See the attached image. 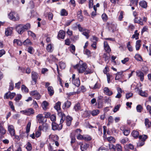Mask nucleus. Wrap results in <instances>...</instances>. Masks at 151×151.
I'll return each instance as SVG.
<instances>
[{
    "label": "nucleus",
    "mask_w": 151,
    "mask_h": 151,
    "mask_svg": "<svg viewBox=\"0 0 151 151\" xmlns=\"http://www.w3.org/2000/svg\"><path fill=\"white\" fill-rule=\"evenodd\" d=\"M30 95L37 100L41 98L40 95L37 90L32 91L30 92Z\"/></svg>",
    "instance_id": "5"
},
{
    "label": "nucleus",
    "mask_w": 151,
    "mask_h": 151,
    "mask_svg": "<svg viewBox=\"0 0 151 151\" xmlns=\"http://www.w3.org/2000/svg\"><path fill=\"white\" fill-rule=\"evenodd\" d=\"M134 21L135 23H139L141 25H143L144 24L143 22L142 21L140 18L138 19V18L135 17L134 19Z\"/></svg>",
    "instance_id": "27"
},
{
    "label": "nucleus",
    "mask_w": 151,
    "mask_h": 151,
    "mask_svg": "<svg viewBox=\"0 0 151 151\" xmlns=\"http://www.w3.org/2000/svg\"><path fill=\"white\" fill-rule=\"evenodd\" d=\"M84 31L82 33V34L85 36L87 39H88L89 37L90 31L89 30L85 29Z\"/></svg>",
    "instance_id": "28"
},
{
    "label": "nucleus",
    "mask_w": 151,
    "mask_h": 151,
    "mask_svg": "<svg viewBox=\"0 0 151 151\" xmlns=\"http://www.w3.org/2000/svg\"><path fill=\"white\" fill-rule=\"evenodd\" d=\"M31 124V123L30 122H28L26 127V132L27 133H28L30 131Z\"/></svg>",
    "instance_id": "48"
},
{
    "label": "nucleus",
    "mask_w": 151,
    "mask_h": 151,
    "mask_svg": "<svg viewBox=\"0 0 151 151\" xmlns=\"http://www.w3.org/2000/svg\"><path fill=\"white\" fill-rule=\"evenodd\" d=\"M132 136L134 138H136L138 137L139 135V132L137 131H134L132 132Z\"/></svg>",
    "instance_id": "36"
},
{
    "label": "nucleus",
    "mask_w": 151,
    "mask_h": 151,
    "mask_svg": "<svg viewBox=\"0 0 151 151\" xmlns=\"http://www.w3.org/2000/svg\"><path fill=\"white\" fill-rule=\"evenodd\" d=\"M93 71L90 69H88L85 72V75L90 74L91 73H93Z\"/></svg>",
    "instance_id": "57"
},
{
    "label": "nucleus",
    "mask_w": 151,
    "mask_h": 151,
    "mask_svg": "<svg viewBox=\"0 0 151 151\" xmlns=\"http://www.w3.org/2000/svg\"><path fill=\"white\" fill-rule=\"evenodd\" d=\"M140 42L141 41L140 40H137L136 42L135 47L137 50H139L141 46Z\"/></svg>",
    "instance_id": "34"
},
{
    "label": "nucleus",
    "mask_w": 151,
    "mask_h": 151,
    "mask_svg": "<svg viewBox=\"0 0 151 151\" xmlns=\"http://www.w3.org/2000/svg\"><path fill=\"white\" fill-rule=\"evenodd\" d=\"M116 149L117 151H122V147L119 144H117L116 146Z\"/></svg>",
    "instance_id": "56"
},
{
    "label": "nucleus",
    "mask_w": 151,
    "mask_h": 151,
    "mask_svg": "<svg viewBox=\"0 0 151 151\" xmlns=\"http://www.w3.org/2000/svg\"><path fill=\"white\" fill-rule=\"evenodd\" d=\"M107 141L111 143H114L115 142V139L112 137L110 136L106 138Z\"/></svg>",
    "instance_id": "31"
},
{
    "label": "nucleus",
    "mask_w": 151,
    "mask_h": 151,
    "mask_svg": "<svg viewBox=\"0 0 151 151\" xmlns=\"http://www.w3.org/2000/svg\"><path fill=\"white\" fill-rule=\"evenodd\" d=\"M49 105L48 103L45 101H44L42 105V107L44 110H46L48 108L47 106Z\"/></svg>",
    "instance_id": "22"
},
{
    "label": "nucleus",
    "mask_w": 151,
    "mask_h": 151,
    "mask_svg": "<svg viewBox=\"0 0 151 151\" xmlns=\"http://www.w3.org/2000/svg\"><path fill=\"white\" fill-rule=\"evenodd\" d=\"M13 28L12 27H9L6 29L5 34L6 36L11 35L12 33Z\"/></svg>",
    "instance_id": "12"
},
{
    "label": "nucleus",
    "mask_w": 151,
    "mask_h": 151,
    "mask_svg": "<svg viewBox=\"0 0 151 151\" xmlns=\"http://www.w3.org/2000/svg\"><path fill=\"white\" fill-rule=\"evenodd\" d=\"M21 89L23 92L25 93L28 92L29 91L28 88L24 85H22Z\"/></svg>",
    "instance_id": "38"
},
{
    "label": "nucleus",
    "mask_w": 151,
    "mask_h": 151,
    "mask_svg": "<svg viewBox=\"0 0 151 151\" xmlns=\"http://www.w3.org/2000/svg\"><path fill=\"white\" fill-rule=\"evenodd\" d=\"M59 66L61 69H64L66 66L65 63L62 61L59 63Z\"/></svg>",
    "instance_id": "42"
},
{
    "label": "nucleus",
    "mask_w": 151,
    "mask_h": 151,
    "mask_svg": "<svg viewBox=\"0 0 151 151\" xmlns=\"http://www.w3.org/2000/svg\"><path fill=\"white\" fill-rule=\"evenodd\" d=\"M142 109L143 108L140 105H138L136 107V110L137 112H141Z\"/></svg>",
    "instance_id": "47"
},
{
    "label": "nucleus",
    "mask_w": 151,
    "mask_h": 151,
    "mask_svg": "<svg viewBox=\"0 0 151 151\" xmlns=\"http://www.w3.org/2000/svg\"><path fill=\"white\" fill-rule=\"evenodd\" d=\"M37 120L40 123H44L46 121L47 119L44 117L42 114H38L36 116Z\"/></svg>",
    "instance_id": "8"
},
{
    "label": "nucleus",
    "mask_w": 151,
    "mask_h": 151,
    "mask_svg": "<svg viewBox=\"0 0 151 151\" xmlns=\"http://www.w3.org/2000/svg\"><path fill=\"white\" fill-rule=\"evenodd\" d=\"M22 97V96L20 94H18L17 95V96L14 99L15 101L16 102H19V101L21 99Z\"/></svg>",
    "instance_id": "39"
},
{
    "label": "nucleus",
    "mask_w": 151,
    "mask_h": 151,
    "mask_svg": "<svg viewBox=\"0 0 151 151\" xmlns=\"http://www.w3.org/2000/svg\"><path fill=\"white\" fill-rule=\"evenodd\" d=\"M109 29L110 30H111L113 32L116 31L117 28V25L116 24L111 23L109 24Z\"/></svg>",
    "instance_id": "14"
},
{
    "label": "nucleus",
    "mask_w": 151,
    "mask_h": 151,
    "mask_svg": "<svg viewBox=\"0 0 151 151\" xmlns=\"http://www.w3.org/2000/svg\"><path fill=\"white\" fill-rule=\"evenodd\" d=\"M33 48L31 47H29L28 48V52L31 54H32L33 53Z\"/></svg>",
    "instance_id": "62"
},
{
    "label": "nucleus",
    "mask_w": 151,
    "mask_h": 151,
    "mask_svg": "<svg viewBox=\"0 0 151 151\" xmlns=\"http://www.w3.org/2000/svg\"><path fill=\"white\" fill-rule=\"evenodd\" d=\"M70 51L73 54H74L75 50V47L73 45H71L70 47Z\"/></svg>",
    "instance_id": "51"
},
{
    "label": "nucleus",
    "mask_w": 151,
    "mask_h": 151,
    "mask_svg": "<svg viewBox=\"0 0 151 151\" xmlns=\"http://www.w3.org/2000/svg\"><path fill=\"white\" fill-rule=\"evenodd\" d=\"M80 145V149L82 151H84L87 150L89 146V145L86 143L82 142L77 143V145Z\"/></svg>",
    "instance_id": "6"
},
{
    "label": "nucleus",
    "mask_w": 151,
    "mask_h": 151,
    "mask_svg": "<svg viewBox=\"0 0 151 151\" xmlns=\"http://www.w3.org/2000/svg\"><path fill=\"white\" fill-rule=\"evenodd\" d=\"M104 92L106 95L110 96L113 94L111 91L107 87H105L104 88Z\"/></svg>",
    "instance_id": "16"
},
{
    "label": "nucleus",
    "mask_w": 151,
    "mask_h": 151,
    "mask_svg": "<svg viewBox=\"0 0 151 151\" xmlns=\"http://www.w3.org/2000/svg\"><path fill=\"white\" fill-rule=\"evenodd\" d=\"M77 27L78 28L79 31L81 32L84 31L85 29H84L82 27L80 24H78V25Z\"/></svg>",
    "instance_id": "63"
},
{
    "label": "nucleus",
    "mask_w": 151,
    "mask_h": 151,
    "mask_svg": "<svg viewBox=\"0 0 151 151\" xmlns=\"http://www.w3.org/2000/svg\"><path fill=\"white\" fill-rule=\"evenodd\" d=\"M120 130L123 131V132L125 135L128 136L130 133L129 130L125 127H121L120 128Z\"/></svg>",
    "instance_id": "13"
},
{
    "label": "nucleus",
    "mask_w": 151,
    "mask_h": 151,
    "mask_svg": "<svg viewBox=\"0 0 151 151\" xmlns=\"http://www.w3.org/2000/svg\"><path fill=\"white\" fill-rule=\"evenodd\" d=\"M0 132L2 134H4L6 133V130L2 125L0 126Z\"/></svg>",
    "instance_id": "43"
},
{
    "label": "nucleus",
    "mask_w": 151,
    "mask_h": 151,
    "mask_svg": "<svg viewBox=\"0 0 151 151\" xmlns=\"http://www.w3.org/2000/svg\"><path fill=\"white\" fill-rule=\"evenodd\" d=\"M128 140L129 139L128 138L126 137L121 139L120 141V142L122 144H124L128 141Z\"/></svg>",
    "instance_id": "49"
},
{
    "label": "nucleus",
    "mask_w": 151,
    "mask_h": 151,
    "mask_svg": "<svg viewBox=\"0 0 151 151\" xmlns=\"http://www.w3.org/2000/svg\"><path fill=\"white\" fill-rule=\"evenodd\" d=\"M49 126L48 124H43L42 128V130L43 131L46 132Z\"/></svg>",
    "instance_id": "45"
},
{
    "label": "nucleus",
    "mask_w": 151,
    "mask_h": 151,
    "mask_svg": "<svg viewBox=\"0 0 151 151\" xmlns=\"http://www.w3.org/2000/svg\"><path fill=\"white\" fill-rule=\"evenodd\" d=\"M72 118L70 116H68L66 118V124L67 126H70L71 124Z\"/></svg>",
    "instance_id": "20"
},
{
    "label": "nucleus",
    "mask_w": 151,
    "mask_h": 151,
    "mask_svg": "<svg viewBox=\"0 0 151 151\" xmlns=\"http://www.w3.org/2000/svg\"><path fill=\"white\" fill-rule=\"evenodd\" d=\"M99 113V111L98 109H96L93 111L91 114L93 116H95L97 115Z\"/></svg>",
    "instance_id": "44"
},
{
    "label": "nucleus",
    "mask_w": 151,
    "mask_h": 151,
    "mask_svg": "<svg viewBox=\"0 0 151 151\" xmlns=\"http://www.w3.org/2000/svg\"><path fill=\"white\" fill-rule=\"evenodd\" d=\"M14 88V83L12 81H11L10 83L9 87V89L10 90H12Z\"/></svg>",
    "instance_id": "61"
},
{
    "label": "nucleus",
    "mask_w": 151,
    "mask_h": 151,
    "mask_svg": "<svg viewBox=\"0 0 151 151\" xmlns=\"http://www.w3.org/2000/svg\"><path fill=\"white\" fill-rule=\"evenodd\" d=\"M29 6L31 9H33L34 8L35 3L33 1H30L29 3Z\"/></svg>",
    "instance_id": "59"
},
{
    "label": "nucleus",
    "mask_w": 151,
    "mask_h": 151,
    "mask_svg": "<svg viewBox=\"0 0 151 151\" xmlns=\"http://www.w3.org/2000/svg\"><path fill=\"white\" fill-rule=\"evenodd\" d=\"M135 58L138 61H141L142 60V57L139 54H136L135 56Z\"/></svg>",
    "instance_id": "50"
},
{
    "label": "nucleus",
    "mask_w": 151,
    "mask_h": 151,
    "mask_svg": "<svg viewBox=\"0 0 151 151\" xmlns=\"http://www.w3.org/2000/svg\"><path fill=\"white\" fill-rule=\"evenodd\" d=\"M109 146L110 149H113L114 150H116V146L112 144H109Z\"/></svg>",
    "instance_id": "64"
},
{
    "label": "nucleus",
    "mask_w": 151,
    "mask_h": 151,
    "mask_svg": "<svg viewBox=\"0 0 151 151\" xmlns=\"http://www.w3.org/2000/svg\"><path fill=\"white\" fill-rule=\"evenodd\" d=\"M13 43L14 44H16L17 45L19 46H21L22 44V42L20 40L18 39L14 40Z\"/></svg>",
    "instance_id": "35"
},
{
    "label": "nucleus",
    "mask_w": 151,
    "mask_h": 151,
    "mask_svg": "<svg viewBox=\"0 0 151 151\" xmlns=\"http://www.w3.org/2000/svg\"><path fill=\"white\" fill-rule=\"evenodd\" d=\"M140 86V84H139L138 85V86ZM140 89L141 88H139V87H138V88H137V90L139 91V93L140 95L142 96L146 97L147 95V94L142 91V90H141Z\"/></svg>",
    "instance_id": "17"
},
{
    "label": "nucleus",
    "mask_w": 151,
    "mask_h": 151,
    "mask_svg": "<svg viewBox=\"0 0 151 151\" xmlns=\"http://www.w3.org/2000/svg\"><path fill=\"white\" fill-rule=\"evenodd\" d=\"M75 76H72V82L73 84L77 87H78L80 85V81L78 78L75 79Z\"/></svg>",
    "instance_id": "11"
},
{
    "label": "nucleus",
    "mask_w": 151,
    "mask_h": 151,
    "mask_svg": "<svg viewBox=\"0 0 151 151\" xmlns=\"http://www.w3.org/2000/svg\"><path fill=\"white\" fill-rule=\"evenodd\" d=\"M104 47L105 50L107 52L109 53L111 52V50L107 42H104Z\"/></svg>",
    "instance_id": "15"
},
{
    "label": "nucleus",
    "mask_w": 151,
    "mask_h": 151,
    "mask_svg": "<svg viewBox=\"0 0 151 151\" xmlns=\"http://www.w3.org/2000/svg\"><path fill=\"white\" fill-rule=\"evenodd\" d=\"M46 50L48 52H52L53 50L52 45L50 44H48L47 46Z\"/></svg>",
    "instance_id": "29"
},
{
    "label": "nucleus",
    "mask_w": 151,
    "mask_h": 151,
    "mask_svg": "<svg viewBox=\"0 0 151 151\" xmlns=\"http://www.w3.org/2000/svg\"><path fill=\"white\" fill-rule=\"evenodd\" d=\"M139 34L137 33V30H136L134 32V34L132 35V38H135L136 40L138 38Z\"/></svg>",
    "instance_id": "40"
},
{
    "label": "nucleus",
    "mask_w": 151,
    "mask_h": 151,
    "mask_svg": "<svg viewBox=\"0 0 151 151\" xmlns=\"http://www.w3.org/2000/svg\"><path fill=\"white\" fill-rule=\"evenodd\" d=\"M139 139H141L142 141H144L147 138V136L146 135H143L139 136Z\"/></svg>",
    "instance_id": "46"
},
{
    "label": "nucleus",
    "mask_w": 151,
    "mask_h": 151,
    "mask_svg": "<svg viewBox=\"0 0 151 151\" xmlns=\"http://www.w3.org/2000/svg\"><path fill=\"white\" fill-rule=\"evenodd\" d=\"M102 18L104 21H106L108 19V17L105 13H103L101 16Z\"/></svg>",
    "instance_id": "58"
},
{
    "label": "nucleus",
    "mask_w": 151,
    "mask_h": 151,
    "mask_svg": "<svg viewBox=\"0 0 151 151\" xmlns=\"http://www.w3.org/2000/svg\"><path fill=\"white\" fill-rule=\"evenodd\" d=\"M47 91L48 93L50 96H52L54 93V91L52 86H49L48 87Z\"/></svg>",
    "instance_id": "21"
},
{
    "label": "nucleus",
    "mask_w": 151,
    "mask_h": 151,
    "mask_svg": "<svg viewBox=\"0 0 151 151\" xmlns=\"http://www.w3.org/2000/svg\"><path fill=\"white\" fill-rule=\"evenodd\" d=\"M65 115L64 114H62V117L60 120V124L59 125H58L55 122H52V129L53 130L61 129L62 128V125L61 124L63 123L65 120Z\"/></svg>",
    "instance_id": "3"
},
{
    "label": "nucleus",
    "mask_w": 151,
    "mask_h": 151,
    "mask_svg": "<svg viewBox=\"0 0 151 151\" xmlns=\"http://www.w3.org/2000/svg\"><path fill=\"white\" fill-rule=\"evenodd\" d=\"M145 124L146 127L148 128L151 126V122L149 121L148 119L146 118L145 119Z\"/></svg>",
    "instance_id": "26"
},
{
    "label": "nucleus",
    "mask_w": 151,
    "mask_h": 151,
    "mask_svg": "<svg viewBox=\"0 0 151 151\" xmlns=\"http://www.w3.org/2000/svg\"><path fill=\"white\" fill-rule=\"evenodd\" d=\"M9 18L13 21L18 20L19 19V15L14 12H11L9 14Z\"/></svg>",
    "instance_id": "4"
},
{
    "label": "nucleus",
    "mask_w": 151,
    "mask_h": 151,
    "mask_svg": "<svg viewBox=\"0 0 151 151\" xmlns=\"http://www.w3.org/2000/svg\"><path fill=\"white\" fill-rule=\"evenodd\" d=\"M91 139V137L89 135H84L83 139L85 141H90Z\"/></svg>",
    "instance_id": "54"
},
{
    "label": "nucleus",
    "mask_w": 151,
    "mask_h": 151,
    "mask_svg": "<svg viewBox=\"0 0 151 151\" xmlns=\"http://www.w3.org/2000/svg\"><path fill=\"white\" fill-rule=\"evenodd\" d=\"M90 114L89 112L88 111H84L83 113V116L84 117H88L89 116Z\"/></svg>",
    "instance_id": "60"
},
{
    "label": "nucleus",
    "mask_w": 151,
    "mask_h": 151,
    "mask_svg": "<svg viewBox=\"0 0 151 151\" xmlns=\"http://www.w3.org/2000/svg\"><path fill=\"white\" fill-rule=\"evenodd\" d=\"M74 109L76 111H78L81 109L80 104L79 103H77L74 106Z\"/></svg>",
    "instance_id": "33"
},
{
    "label": "nucleus",
    "mask_w": 151,
    "mask_h": 151,
    "mask_svg": "<svg viewBox=\"0 0 151 151\" xmlns=\"http://www.w3.org/2000/svg\"><path fill=\"white\" fill-rule=\"evenodd\" d=\"M65 32L61 30L59 31L58 35V37L60 38L63 39L65 37Z\"/></svg>",
    "instance_id": "19"
},
{
    "label": "nucleus",
    "mask_w": 151,
    "mask_h": 151,
    "mask_svg": "<svg viewBox=\"0 0 151 151\" xmlns=\"http://www.w3.org/2000/svg\"><path fill=\"white\" fill-rule=\"evenodd\" d=\"M49 139H52L54 142L58 140L59 138L56 135L50 134L49 136Z\"/></svg>",
    "instance_id": "24"
},
{
    "label": "nucleus",
    "mask_w": 151,
    "mask_h": 151,
    "mask_svg": "<svg viewBox=\"0 0 151 151\" xmlns=\"http://www.w3.org/2000/svg\"><path fill=\"white\" fill-rule=\"evenodd\" d=\"M140 6L144 8H146L147 6V2L145 1H141L139 3Z\"/></svg>",
    "instance_id": "23"
},
{
    "label": "nucleus",
    "mask_w": 151,
    "mask_h": 151,
    "mask_svg": "<svg viewBox=\"0 0 151 151\" xmlns=\"http://www.w3.org/2000/svg\"><path fill=\"white\" fill-rule=\"evenodd\" d=\"M87 65L86 63H83L82 61H80L76 65L73 66V68L77 69L79 73H82L85 72L87 68Z\"/></svg>",
    "instance_id": "1"
},
{
    "label": "nucleus",
    "mask_w": 151,
    "mask_h": 151,
    "mask_svg": "<svg viewBox=\"0 0 151 151\" xmlns=\"http://www.w3.org/2000/svg\"><path fill=\"white\" fill-rule=\"evenodd\" d=\"M21 112H23V113L25 115L29 116L34 113V111L32 108H29L26 109L21 111Z\"/></svg>",
    "instance_id": "7"
},
{
    "label": "nucleus",
    "mask_w": 151,
    "mask_h": 151,
    "mask_svg": "<svg viewBox=\"0 0 151 151\" xmlns=\"http://www.w3.org/2000/svg\"><path fill=\"white\" fill-rule=\"evenodd\" d=\"M68 15V13L66 10L65 9H62L61 11V15L62 16H66Z\"/></svg>",
    "instance_id": "55"
},
{
    "label": "nucleus",
    "mask_w": 151,
    "mask_h": 151,
    "mask_svg": "<svg viewBox=\"0 0 151 151\" xmlns=\"http://www.w3.org/2000/svg\"><path fill=\"white\" fill-rule=\"evenodd\" d=\"M98 101V108H101L103 107V104L102 101H99L97 100Z\"/></svg>",
    "instance_id": "53"
},
{
    "label": "nucleus",
    "mask_w": 151,
    "mask_h": 151,
    "mask_svg": "<svg viewBox=\"0 0 151 151\" xmlns=\"http://www.w3.org/2000/svg\"><path fill=\"white\" fill-rule=\"evenodd\" d=\"M22 44L24 45L28 46L31 45L32 44V42L29 39H27L23 42Z\"/></svg>",
    "instance_id": "25"
},
{
    "label": "nucleus",
    "mask_w": 151,
    "mask_h": 151,
    "mask_svg": "<svg viewBox=\"0 0 151 151\" xmlns=\"http://www.w3.org/2000/svg\"><path fill=\"white\" fill-rule=\"evenodd\" d=\"M71 104V102L68 101L65 102L63 106V109H66L69 108Z\"/></svg>",
    "instance_id": "18"
},
{
    "label": "nucleus",
    "mask_w": 151,
    "mask_h": 151,
    "mask_svg": "<svg viewBox=\"0 0 151 151\" xmlns=\"http://www.w3.org/2000/svg\"><path fill=\"white\" fill-rule=\"evenodd\" d=\"M15 95L16 94L15 93H11L9 91L5 94L4 96V98L6 99L10 98V99H12Z\"/></svg>",
    "instance_id": "9"
},
{
    "label": "nucleus",
    "mask_w": 151,
    "mask_h": 151,
    "mask_svg": "<svg viewBox=\"0 0 151 151\" xmlns=\"http://www.w3.org/2000/svg\"><path fill=\"white\" fill-rule=\"evenodd\" d=\"M86 91V89L83 86H81L78 90V91L77 92V93H78L80 91L82 92H84Z\"/></svg>",
    "instance_id": "37"
},
{
    "label": "nucleus",
    "mask_w": 151,
    "mask_h": 151,
    "mask_svg": "<svg viewBox=\"0 0 151 151\" xmlns=\"http://www.w3.org/2000/svg\"><path fill=\"white\" fill-rule=\"evenodd\" d=\"M28 34L29 36H30L35 39L36 38V35L35 33L30 31H28Z\"/></svg>",
    "instance_id": "41"
},
{
    "label": "nucleus",
    "mask_w": 151,
    "mask_h": 151,
    "mask_svg": "<svg viewBox=\"0 0 151 151\" xmlns=\"http://www.w3.org/2000/svg\"><path fill=\"white\" fill-rule=\"evenodd\" d=\"M60 105L61 102L60 101H58L55 104V105L54 106V107L55 109L58 111L60 109Z\"/></svg>",
    "instance_id": "30"
},
{
    "label": "nucleus",
    "mask_w": 151,
    "mask_h": 151,
    "mask_svg": "<svg viewBox=\"0 0 151 151\" xmlns=\"http://www.w3.org/2000/svg\"><path fill=\"white\" fill-rule=\"evenodd\" d=\"M8 131L12 136H15L14 127L12 125H8Z\"/></svg>",
    "instance_id": "10"
},
{
    "label": "nucleus",
    "mask_w": 151,
    "mask_h": 151,
    "mask_svg": "<svg viewBox=\"0 0 151 151\" xmlns=\"http://www.w3.org/2000/svg\"><path fill=\"white\" fill-rule=\"evenodd\" d=\"M26 148L27 150V151H30L32 150V145L29 142H27Z\"/></svg>",
    "instance_id": "32"
},
{
    "label": "nucleus",
    "mask_w": 151,
    "mask_h": 151,
    "mask_svg": "<svg viewBox=\"0 0 151 151\" xmlns=\"http://www.w3.org/2000/svg\"><path fill=\"white\" fill-rule=\"evenodd\" d=\"M127 47L129 51L132 52L133 51V48L132 46L131 45L130 42H128L127 45Z\"/></svg>",
    "instance_id": "52"
},
{
    "label": "nucleus",
    "mask_w": 151,
    "mask_h": 151,
    "mask_svg": "<svg viewBox=\"0 0 151 151\" xmlns=\"http://www.w3.org/2000/svg\"><path fill=\"white\" fill-rule=\"evenodd\" d=\"M30 27V25L29 23L25 25L20 24L16 26V29L18 33L22 34L24 31L29 29Z\"/></svg>",
    "instance_id": "2"
}]
</instances>
